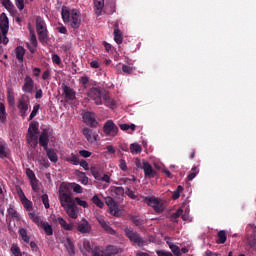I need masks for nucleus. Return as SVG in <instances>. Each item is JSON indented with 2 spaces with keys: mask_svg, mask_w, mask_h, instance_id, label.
<instances>
[{
  "mask_svg": "<svg viewBox=\"0 0 256 256\" xmlns=\"http://www.w3.org/2000/svg\"><path fill=\"white\" fill-rule=\"evenodd\" d=\"M35 30L37 31V37L35 36V31L29 30L31 34L30 42L33 48H37V40L41 45H47L49 36L47 32V27L45 25V21L40 16H37L35 20Z\"/></svg>",
  "mask_w": 256,
  "mask_h": 256,
  "instance_id": "nucleus-1",
  "label": "nucleus"
},
{
  "mask_svg": "<svg viewBox=\"0 0 256 256\" xmlns=\"http://www.w3.org/2000/svg\"><path fill=\"white\" fill-rule=\"evenodd\" d=\"M60 205L64 207L68 217L72 219L78 218V212H76V205L74 204V199H72V191L68 188L60 190Z\"/></svg>",
  "mask_w": 256,
  "mask_h": 256,
  "instance_id": "nucleus-2",
  "label": "nucleus"
},
{
  "mask_svg": "<svg viewBox=\"0 0 256 256\" xmlns=\"http://www.w3.org/2000/svg\"><path fill=\"white\" fill-rule=\"evenodd\" d=\"M62 21H64L65 24L70 23V27L77 30L80 28L82 23L80 11L74 9L72 12H70V9L67 6H62Z\"/></svg>",
  "mask_w": 256,
  "mask_h": 256,
  "instance_id": "nucleus-3",
  "label": "nucleus"
},
{
  "mask_svg": "<svg viewBox=\"0 0 256 256\" xmlns=\"http://www.w3.org/2000/svg\"><path fill=\"white\" fill-rule=\"evenodd\" d=\"M88 98L91 101H94V104L96 106H100L102 105V100H104L105 98H110V96L108 95V92H106L105 90L97 87H92L88 91Z\"/></svg>",
  "mask_w": 256,
  "mask_h": 256,
  "instance_id": "nucleus-4",
  "label": "nucleus"
},
{
  "mask_svg": "<svg viewBox=\"0 0 256 256\" xmlns=\"http://www.w3.org/2000/svg\"><path fill=\"white\" fill-rule=\"evenodd\" d=\"M7 33H9V18L5 13H2L0 14V44H9Z\"/></svg>",
  "mask_w": 256,
  "mask_h": 256,
  "instance_id": "nucleus-5",
  "label": "nucleus"
},
{
  "mask_svg": "<svg viewBox=\"0 0 256 256\" xmlns=\"http://www.w3.org/2000/svg\"><path fill=\"white\" fill-rule=\"evenodd\" d=\"M125 236H127V238H129V240L131 242H133V244H135L139 247L145 246V240H143V238H141L139 233L133 231V229L125 228Z\"/></svg>",
  "mask_w": 256,
  "mask_h": 256,
  "instance_id": "nucleus-6",
  "label": "nucleus"
},
{
  "mask_svg": "<svg viewBox=\"0 0 256 256\" xmlns=\"http://www.w3.org/2000/svg\"><path fill=\"white\" fill-rule=\"evenodd\" d=\"M17 109L19 110V116L25 119L29 110V97L27 95H21V98L17 101Z\"/></svg>",
  "mask_w": 256,
  "mask_h": 256,
  "instance_id": "nucleus-7",
  "label": "nucleus"
},
{
  "mask_svg": "<svg viewBox=\"0 0 256 256\" xmlns=\"http://www.w3.org/2000/svg\"><path fill=\"white\" fill-rule=\"evenodd\" d=\"M102 131L108 137H116V134L119 133V127H116L112 120H108L104 123Z\"/></svg>",
  "mask_w": 256,
  "mask_h": 256,
  "instance_id": "nucleus-8",
  "label": "nucleus"
},
{
  "mask_svg": "<svg viewBox=\"0 0 256 256\" xmlns=\"http://www.w3.org/2000/svg\"><path fill=\"white\" fill-rule=\"evenodd\" d=\"M145 203H147V206L153 208L155 213L163 212V204L161 203V201H159L158 198L145 197Z\"/></svg>",
  "mask_w": 256,
  "mask_h": 256,
  "instance_id": "nucleus-9",
  "label": "nucleus"
},
{
  "mask_svg": "<svg viewBox=\"0 0 256 256\" xmlns=\"http://www.w3.org/2000/svg\"><path fill=\"white\" fill-rule=\"evenodd\" d=\"M82 120L84 121V124L86 126H89L90 128H96L98 127V121H96V114L93 112H84L82 115Z\"/></svg>",
  "mask_w": 256,
  "mask_h": 256,
  "instance_id": "nucleus-10",
  "label": "nucleus"
},
{
  "mask_svg": "<svg viewBox=\"0 0 256 256\" xmlns=\"http://www.w3.org/2000/svg\"><path fill=\"white\" fill-rule=\"evenodd\" d=\"M96 221H98V225H100V227L102 228V230H104L106 234H116V232L114 231V229H112V227H110V223L106 221L104 216H96Z\"/></svg>",
  "mask_w": 256,
  "mask_h": 256,
  "instance_id": "nucleus-11",
  "label": "nucleus"
},
{
  "mask_svg": "<svg viewBox=\"0 0 256 256\" xmlns=\"http://www.w3.org/2000/svg\"><path fill=\"white\" fill-rule=\"evenodd\" d=\"M25 174L27 175V178L29 179V182L31 184V189L35 192L39 191V181L37 180V178L35 177V173L33 172V170L27 168L25 170Z\"/></svg>",
  "mask_w": 256,
  "mask_h": 256,
  "instance_id": "nucleus-12",
  "label": "nucleus"
},
{
  "mask_svg": "<svg viewBox=\"0 0 256 256\" xmlns=\"http://www.w3.org/2000/svg\"><path fill=\"white\" fill-rule=\"evenodd\" d=\"M37 142H39V147H42L43 149H48L47 145L49 144V129H43V131L39 135V139L37 140Z\"/></svg>",
  "mask_w": 256,
  "mask_h": 256,
  "instance_id": "nucleus-13",
  "label": "nucleus"
},
{
  "mask_svg": "<svg viewBox=\"0 0 256 256\" xmlns=\"http://www.w3.org/2000/svg\"><path fill=\"white\" fill-rule=\"evenodd\" d=\"M34 86H35V82L31 78V76H25V80L22 87L23 93L31 94L33 92Z\"/></svg>",
  "mask_w": 256,
  "mask_h": 256,
  "instance_id": "nucleus-14",
  "label": "nucleus"
},
{
  "mask_svg": "<svg viewBox=\"0 0 256 256\" xmlns=\"http://www.w3.org/2000/svg\"><path fill=\"white\" fill-rule=\"evenodd\" d=\"M62 92H64V96L66 97V99L70 101L76 100V91H74V89L70 86L62 84Z\"/></svg>",
  "mask_w": 256,
  "mask_h": 256,
  "instance_id": "nucleus-15",
  "label": "nucleus"
},
{
  "mask_svg": "<svg viewBox=\"0 0 256 256\" xmlns=\"http://www.w3.org/2000/svg\"><path fill=\"white\" fill-rule=\"evenodd\" d=\"M82 135H84L88 143L96 142V138L98 137V135L90 128L82 129Z\"/></svg>",
  "mask_w": 256,
  "mask_h": 256,
  "instance_id": "nucleus-16",
  "label": "nucleus"
},
{
  "mask_svg": "<svg viewBox=\"0 0 256 256\" xmlns=\"http://www.w3.org/2000/svg\"><path fill=\"white\" fill-rule=\"evenodd\" d=\"M77 230L82 234H89L92 231V227L86 219H82V222L78 223Z\"/></svg>",
  "mask_w": 256,
  "mask_h": 256,
  "instance_id": "nucleus-17",
  "label": "nucleus"
},
{
  "mask_svg": "<svg viewBox=\"0 0 256 256\" xmlns=\"http://www.w3.org/2000/svg\"><path fill=\"white\" fill-rule=\"evenodd\" d=\"M143 173L145 174V177L151 179L155 178L156 172L153 170V167L149 162H143Z\"/></svg>",
  "mask_w": 256,
  "mask_h": 256,
  "instance_id": "nucleus-18",
  "label": "nucleus"
},
{
  "mask_svg": "<svg viewBox=\"0 0 256 256\" xmlns=\"http://www.w3.org/2000/svg\"><path fill=\"white\" fill-rule=\"evenodd\" d=\"M114 42L118 45L123 44V32L119 29V24H114Z\"/></svg>",
  "mask_w": 256,
  "mask_h": 256,
  "instance_id": "nucleus-19",
  "label": "nucleus"
},
{
  "mask_svg": "<svg viewBox=\"0 0 256 256\" xmlns=\"http://www.w3.org/2000/svg\"><path fill=\"white\" fill-rule=\"evenodd\" d=\"M19 198H21V203L23 204L25 210L29 212L33 211V203L29 199H27V197H25V193H23V191H21V193L19 194Z\"/></svg>",
  "mask_w": 256,
  "mask_h": 256,
  "instance_id": "nucleus-20",
  "label": "nucleus"
},
{
  "mask_svg": "<svg viewBox=\"0 0 256 256\" xmlns=\"http://www.w3.org/2000/svg\"><path fill=\"white\" fill-rule=\"evenodd\" d=\"M83 247L86 252H92V256H104V253L102 251L97 249L92 250V247L90 246V242H88V240H84Z\"/></svg>",
  "mask_w": 256,
  "mask_h": 256,
  "instance_id": "nucleus-21",
  "label": "nucleus"
},
{
  "mask_svg": "<svg viewBox=\"0 0 256 256\" xmlns=\"http://www.w3.org/2000/svg\"><path fill=\"white\" fill-rule=\"evenodd\" d=\"M57 224H60V227L64 229V231H74V223H68L63 218H57Z\"/></svg>",
  "mask_w": 256,
  "mask_h": 256,
  "instance_id": "nucleus-22",
  "label": "nucleus"
},
{
  "mask_svg": "<svg viewBox=\"0 0 256 256\" xmlns=\"http://www.w3.org/2000/svg\"><path fill=\"white\" fill-rule=\"evenodd\" d=\"M35 225H37V227H39L40 229H43V232L45 233V235L47 236L53 235V228L48 222H41Z\"/></svg>",
  "mask_w": 256,
  "mask_h": 256,
  "instance_id": "nucleus-23",
  "label": "nucleus"
},
{
  "mask_svg": "<svg viewBox=\"0 0 256 256\" xmlns=\"http://www.w3.org/2000/svg\"><path fill=\"white\" fill-rule=\"evenodd\" d=\"M6 102H8L11 107L15 106V93L11 88L6 89Z\"/></svg>",
  "mask_w": 256,
  "mask_h": 256,
  "instance_id": "nucleus-24",
  "label": "nucleus"
},
{
  "mask_svg": "<svg viewBox=\"0 0 256 256\" xmlns=\"http://www.w3.org/2000/svg\"><path fill=\"white\" fill-rule=\"evenodd\" d=\"M43 150H45L47 159H49L51 163H57V154L55 153V151H53V149L43 148Z\"/></svg>",
  "mask_w": 256,
  "mask_h": 256,
  "instance_id": "nucleus-25",
  "label": "nucleus"
},
{
  "mask_svg": "<svg viewBox=\"0 0 256 256\" xmlns=\"http://www.w3.org/2000/svg\"><path fill=\"white\" fill-rule=\"evenodd\" d=\"M15 55L17 57V61H19V63H23L25 48H23V46H17V48H15Z\"/></svg>",
  "mask_w": 256,
  "mask_h": 256,
  "instance_id": "nucleus-26",
  "label": "nucleus"
},
{
  "mask_svg": "<svg viewBox=\"0 0 256 256\" xmlns=\"http://www.w3.org/2000/svg\"><path fill=\"white\" fill-rule=\"evenodd\" d=\"M103 8L104 0H94V11L96 12V15L100 16Z\"/></svg>",
  "mask_w": 256,
  "mask_h": 256,
  "instance_id": "nucleus-27",
  "label": "nucleus"
},
{
  "mask_svg": "<svg viewBox=\"0 0 256 256\" xmlns=\"http://www.w3.org/2000/svg\"><path fill=\"white\" fill-rule=\"evenodd\" d=\"M66 162L78 166V163H82V160H80L76 154L72 153L70 156L66 157Z\"/></svg>",
  "mask_w": 256,
  "mask_h": 256,
  "instance_id": "nucleus-28",
  "label": "nucleus"
},
{
  "mask_svg": "<svg viewBox=\"0 0 256 256\" xmlns=\"http://www.w3.org/2000/svg\"><path fill=\"white\" fill-rule=\"evenodd\" d=\"M184 213V210L182 208L176 210V212L172 213L170 216H169V220L171 221V223H177V219L179 217H182Z\"/></svg>",
  "mask_w": 256,
  "mask_h": 256,
  "instance_id": "nucleus-29",
  "label": "nucleus"
},
{
  "mask_svg": "<svg viewBox=\"0 0 256 256\" xmlns=\"http://www.w3.org/2000/svg\"><path fill=\"white\" fill-rule=\"evenodd\" d=\"M6 213H8L9 216H10L12 219H15V220L19 221V213H18L17 210L15 209V206H13V205L9 206V208L6 209Z\"/></svg>",
  "mask_w": 256,
  "mask_h": 256,
  "instance_id": "nucleus-30",
  "label": "nucleus"
},
{
  "mask_svg": "<svg viewBox=\"0 0 256 256\" xmlns=\"http://www.w3.org/2000/svg\"><path fill=\"white\" fill-rule=\"evenodd\" d=\"M76 177H78V180L82 185H88V177H86V173L76 170Z\"/></svg>",
  "mask_w": 256,
  "mask_h": 256,
  "instance_id": "nucleus-31",
  "label": "nucleus"
},
{
  "mask_svg": "<svg viewBox=\"0 0 256 256\" xmlns=\"http://www.w3.org/2000/svg\"><path fill=\"white\" fill-rule=\"evenodd\" d=\"M216 237L218 238L216 239V244L222 245L226 242V232L224 230L218 231Z\"/></svg>",
  "mask_w": 256,
  "mask_h": 256,
  "instance_id": "nucleus-32",
  "label": "nucleus"
},
{
  "mask_svg": "<svg viewBox=\"0 0 256 256\" xmlns=\"http://www.w3.org/2000/svg\"><path fill=\"white\" fill-rule=\"evenodd\" d=\"M7 121V109H5V104L0 102V123H5Z\"/></svg>",
  "mask_w": 256,
  "mask_h": 256,
  "instance_id": "nucleus-33",
  "label": "nucleus"
},
{
  "mask_svg": "<svg viewBox=\"0 0 256 256\" xmlns=\"http://www.w3.org/2000/svg\"><path fill=\"white\" fill-rule=\"evenodd\" d=\"M38 126H39V123H37V122H31V123L29 124V130H28L29 135H37V134H39V128H38Z\"/></svg>",
  "mask_w": 256,
  "mask_h": 256,
  "instance_id": "nucleus-34",
  "label": "nucleus"
},
{
  "mask_svg": "<svg viewBox=\"0 0 256 256\" xmlns=\"http://www.w3.org/2000/svg\"><path fill=\"white\" fill-rule=\"evenodd\" d=\"M66 249L68 250V253L70 255H74L75 254V246H74V242H72V240L70 238L66 239Z\"/></svg>",
  "mask_w": 256,
  "mask_h": 256,
  "instance_id": "nucleus-35",
  "label": "nucleus"
},
{
  "mask_svg": "<svg viewBox=\"0 0 256 256\" xmlns=\"http://www.w3.org/2000/svg\"><path fill=\"white\" fill-rule=\"evenodd\" d=\"M28 215H29V219H31V221H33V223H35V224L47 223V222L41 220L39 218V216H37V214H35V212H29Z\"/></svg>",
  "mask_w": 256,
  "mask_h": 256,
  "instance_id": "nucleus-36",
  "label": "nucleus"
},
{
  "mask_svg": "<svg viewBox=\"0 0 256 256\" xmlns=\"http://www.w3.org/2000/svg\"><path fill=\"white\" fill-rule=\"evenodd\" d=\"M130 150H131V154L136 155L141 153L142 148H141V145L137 143H133L130 146Z\"/></svg>",
  "mask_w": 256,
  "mask_h": 256,
  "instance_id": "nucleus-37",
  "label": "nucleus"
},
{
  "mask_svg": "<svg viewBox=\"0 0 256 256\" xmlns=\"http://www.w3.org/2000/svg\"><path fill=\"white\" fill-rule=\"evenodd\" d=\"M2 7L8 11H13L15 9V6L11 2V0H2Z\"/></svg>",
  "mask_w": 256,
  "mask_h": 256,
  "instance_id": "nucleus-38",
  "label": "nucleus"
},
{
  "mask_svg": "<svg viewBox=\"0 0 256 256\" xmlns=\"http://www.w3.org/2000/svg\"><path fill=\"white\" fill-rule=\"evenodd\" d=\"M11 253L14 256H23V253L21 252V248H19L18 244H13V246H11Z\"/></svg>",
  "mask_w": 256,
  "mask_h": 256,
  "instance_id": "nucleus-39",
  "label": "nucleus"
},
{
  "mask_svg": "<svg viewBox=\"0 0 256 256\" xmlns=\"http://www.w3.org/2000/svg\"><path fill=\"white\" fill-rule=\"evenodd\" d=\"M199 170L197 166L192 167V169L190 170V173L188 174V181H192L194 180V178H196V175H198Z\"/></svg>",
  "mask_w": 256,
  "mask_h": 256,
  "instance_id": "nucleus-40",
  "label": "nucleus"
},
{
  "mask_svg": "<svg viewBox=\"0 0 256 256\" xmlns=\"http://www.w3.org/2000/svg\"><path fill=\"white\" fill-rule=\"evenodd\" d=\"M92 203L94 205H96V207L102 209L104 207V202H102V200H100V198L98 197V195H94L92 197Z\"/></svg>",
  "mask_w": 256,
  "mask_h": 256,
  "instance_id": "nucleus-41",
  "label": "nucleus"
},
{
  "mask_svg": "<svg viewBox=\"0 0 256 256\" xmlns=\"http://www.w3.org/2000/svg\"><path fill=\"white\" fill-rule=\"evenodd\" d=\"M118 128H120V130H122V131H129V130L135 131L136 126H135V124H131V125H129V124H120V125H118Z\"/></svg>",
  "mask_w": 256,
  "mask_h": 256,
  "instance_id": "nucleus-42",
  "label": "nucleus"
},
{
  "mask_svg": "<svg viewBox=\"0 0 256 256\" xmlns=\"http://www.w3.org/2000/svg\"><path fill=\"white\" fill-rule=\"evenodd\" d=\"M256 234V226L254 224H249L247 226V236L255 237Z\"/></svg>",
  "mask_w": 256,
  "mask_h": 256,
  "instance_id": "nucleus-43",
  "label": "nucleus"
},
{
  "mask_svg": "<svg viewBox=\"0 0 256 256\" xmlns=\"http://www.w3.org/2000/svg\"><path fill=\"white\" fill-rule=\"evenodd\" d=\"M19 235L21 236V239L23 240V242H25L26 244H29V235H27V230H25L24 228H21V230H19Z\"/></svg>",
  "mask_w": 256,
  "mask_h": 256,
  "instance_id": "nucleus-44",
  "label": "nucleus"
},
{
  "mask_svg": "<svg viewBox=\"0 0 256 256\" xmlns=\"http://www.w3.org/2000/svg\"><path fill=\"white\" fill-rule=\"evenodd\" d=\"M102 105L112 109L115 104H114V100H112V98L105 97V99H102Z\"/></svg>",
  "mask_w": 256,
  "mask_h": 256,
  "instance_id": "nucleus-45",
  "label": "nucleus"
},
{
  "mask_svg": "<svg viewBox=\"0 0 256 256\" xmlns=\"http://www.w3.org/2000/svg\"><path fill=\"white\" fill-rule=\"evenodd\" d=\"M167 245L169 246V250H171V254L179 256V250H181V248L169 242H167Z\"/></svg>",
  "mask_w": 256,
  "mask_h": 256,
  "instance_id": "nucleus-46",
  "label": "nucleus"
},
{
  "mask_svg": "<svg viewBox=\"0 0 256 256\" xmlns=\"http://www.w3.org/2000/svg\"><path fill=\"white\" fill-rule=\"evenodd\" d=\"M184 192V187L178 186L176 190H174V194L171 195V199L177 200L179 199V194H182Z\"/></svg>",
  "mask_w": 256,
  "mask_h": 256,
  "instance_id": "nucleus-47",
  "label": "nucleus"
},
{
  "mask_svg": "<svg viewBox=\"0 0 256 256\" xmlns=\"http://www.w3.org/2000/svg\"><path fill=\"white\" fill-rule=\"evenodd\" d=\"M131 222L137 227L143 226V220H141L139 216H131Z\"/></svg>",
  "mask_w": 256,
  "mask_h": 256,
  "instance_id": "nucleus-48",
  "label": "nucleus"
},
{
  "mask_svg": "<svg viewBox=\"0 0 256 256\" xmlns=\"http://www.w3.org/2000/svg\"><path fill=\"white\" fill-rule=\"evenodd\" d=\"M7 148H5V143L0 142V159L7 158Z\"/></svg>",
  "mask_w": 256,
  "mask_h": 256,
  "instance_id": "nucleus-49",
  "label": "nucleus"
},
{
  "mask_svg": "<svg viewBox=\"0 0 256 256\" xmlns=\"http://www.w3.org/2000/svg\"><path fill=\"white\" fill-rule=\"evenodd\" d=\"M114 195L118 197H123L125 195V189L123 187H114Z\"/></svg>",
  "mask_w": 256,
  "mask_h": 256,
  "instance_id": "nucleus-50",
  "label": "nucleus"
},
{
  "mask_svg": "<svg viewBox=\"0 0 256 256\" xmlns=\"http://www.w3.org/2000/svg\"><path fill=\"white\" fill-rule=\"evenodd\" d=\"M39 108H40L39 104H35V106H33V111H31V114L29 115V121L35 118V116L37 115V112H39Z\"/></svg>",
  "mask_w": 256,
  "mask_h": 256,
  "instance_id": "nucleus-51",
  "label": "nucleus"
},
{
  "mask_svg": "<svg viewBox=\"0 0 256 256\" xmlns=\"http://www.w3.org/2000/svg\"><path fill=\"white\" fill-rule=\"evenodd\" d=\"M105 203H106V206L112 209L116 208V202H114V199H112V197H106Z\"/></svg>",
  "mask_w": 256,
  "mask_h": 256,
  "instance_id": "nucleus-52",
  "label": "nucleus"
},
{
  "mask_svg": "<svg viewBox=\"0 0 256 256\" xmlns=\"http://www.w3.org/2000/svg\"><path fill=\"white\" fill-rule=\"evenodd\" d=\"M247 242L249 244V247L253 249V251H256V237H249L247 239Z\"/></svg>",
  "mask_w": 256,
  "mask_h": 256,
  "instance_id": "nucleus-53",
  "label": "nucleus"
},
{
  "mask_svg": "<svg viewBox=\"0 0 256 256\" xmlns=\"http://www.w3.org/2000/svg\"><path fill=\"white\" fill-rule=\"evenodd\" d=\"M41 203H43V206L45 207V209H49V198L47 194L41 195Z\"/></svg>",
  "mask_w": 256,
  "mask_h": 256,
  "instance_id": "nucleus-54",
  "label": "nucleus"
},
{
  "mask_svg": "<svg viewBox=\"0 0 256 256\" xmlns=\"http://www.w3.org/2000/svg\"><path fill=\"white\" fill-rule=\"evenodd\" d=\"M90 173L92 174V177H94V179H99L100 177H103V175H100V172H98V169H96L95 167L90 168Z\"/></svg>",
  "mask_w": 256,
  "mask_h": 256,
  "instance_id": "nucleus-55",
  "label": "nucleus"
},
{
  "mask_svg": "<svg viewBox=\"0 0 256 256\" xmlns=\"http://www.w3.org/2000/svg\"><path fill=\"white\" fill-rule=\"evenodd\" d=\"M72 190L74 193L82 194V186H80V184L72 183Z\"/></svg>",
  "mask_w": 256,
  "mask_h": 256,
  "instance_id": "nucleus-56",
  "label": "nucleus"
},
{
  "mask_svg": "<svg viewBox=\"0 0 256 256\" xmlns=\"http://www.w3.org/2000/svg\"><path fill=\"white\" fill-rule=\"evenodd\" d=\"M155 254L157 256H175L173 253L167 252L165 250H157V251H155Z\"/></svg>",
  "mask_w": 256,
  "mask_h": 256,
  "instance_id": "nucleus-57",
  "label": "nucleus"
},
{
  "mask_svg": "<svg viewBox=\"0 0 256 256\" xmlns=\"http://www.w3.org/2000/svg\"><path fill=\"white\" fill-rule=\"evenodd\" d=\"M51 62L55 65H60L61 64V58L57 54L51 55Z\"/></svg>",
  "mask_w": 256,
  "mask_h": 256,
  "instance_id": "nucleus-58",
  "label": "nucleus"
},
{
  "mask_svg": "<svg viewBox=\"0 0 256 256\" xmlns=\"http://www.w3.org/2000/svg\"><path fill=\"white\" fill-rule=\"evenodd\" d=\"M106 251H107L108 253H110V255H117V254H119V248H116V247H114V246L108 247V248L106 249Z\"/></svg>",
  "mask_w": 256,
  "mask_h": 256,
  "instance_id": "nucleus-59",
  "label": "nucleus"
},
{
  "mask_svg": "<svg viewBox=\"0 0 256 256\" xmlns=\"http://www.w3.org/2000/svg\"><path fill=\"white\" fill-rule=\"evenodd\" d=\"M76 201V204L80 207H83V208H88V203L84 200H81L80 198L76 197L75 199Z\"/></svg>",
  "mask_w": 256,
  "mask_h": 256,
  "instance_id": "nucleus-60",
  "label": "nucleus"
},
{
  "mask_svg": "<svg viewBox=\"0 0 256 256\" xmlns=\"http://www.w3.org/2000/svg\"><path fill=\"white\" fill-rule=\"evenodd\" d=\"M123 73H125L127 75L133 74V67H131L129 65H123Z\"/></svg>",
  "mask_w": 256,
  "mask_h": 256,
  "instance_id": "nucleus-61",
  "label": "nucleus"
},
{
  "mask_svg": "<svg viewBox=\"0 0 256 256\" xmlns=\"http://www.w3.org/2000/svg\"><path fill=\"white\" fill-rule=\"evenodd\" d=\"M96 181H102L104 183H110V177L107 174L100 176L99 178H94Z\"/></svg>",
  "mask_w": 256,
  "mask_h": 256,
  "instance_id": "nucleus-62",
  "label": "nucleus"
},
{
  "mask_svg": "<svg viewBox=\"0 0 256 256\" xmlns=\"http://www.w3.org/2000/svg\"><path fill=\"white\" fill-rule=\"evenodd\" d=\"M79 154L82 158H89L92 155V153L87 150H80Z\"/></svg>",
  "mask_w": 256,
  "mask_h": 256,
  "instance_id": "nucleus-63",
  "label": "nucleus"
},
{
  "mask_svg": "<svg viewBox=\"0 0 256 256\" xmlns=\"http://www.w3.org/2000/svg\"><path fill=\"white\" fill-rule=\"evenodd\" d=\"M15 5L19 10H23L25 8L24 0H15Z\"/></svg>",
  "mask_w": 256,
  "mask_h": 256,
  "instance_id": "nucleus-64",
  "label": "nucleus"
}]
</instances>
